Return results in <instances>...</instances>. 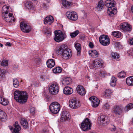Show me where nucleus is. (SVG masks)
Segmentation results:
<instances>
[{
  "label": "nucleus",
  "mask_w": 133,
  "mask_h": 133,
  "mask_svg": "<svg viewBox=\"0 0 133 133\" xmlns=\"http://www.w3.org/2000/svg\"><path fill=\"white\" fill-rule=\"evenodd\" d=\"M56 53L61 55L62 58L65 59H69L72 55L70 49L68 48L66 45H61L57 50Z\"/></svg>",
  "instance_id": "nucleus-1"
},
{
  "label": "nucleus",
  "mask_w": 133,
  "mask_h": 133,
  "mask_svg": "<svg viewBox=\"0 0 133 133\" xmlns=\"http://www.w3.org/2000/svg\"><path fill=\"white\" fill-rule=\"evenodd\" d=\"M14 99L17 102L23 104L26 102L28 96L25 91L16 90L14 92Z\"/></svg>",
  "instance_id": "nucleus-2"
},
{
  "label": "nucleus",
  "mask_w": 133,
  "mask_h": 133,
  "mask_svg": "<svg viewBox=\"0 0 133 133\" xmlns=\"http://www.w3.org/2000/svg\"><path fill=\"white\" fill-rule=\"evenodd\" d=\"M9 10V6L5 5L3 6L2 9L3 18L7 22H14L15 20V18L12 14L9 13L8 14Z\"/></svg>",
  "instance_id": "nucleus-3"
},
{
  "label": "nucleus",
  "mask_w": 133,
  "mask_h": 133,
  "mask_svg": "<svg viewBox=\"0 0 133 133\" xmlns=\"http://www.w3.org/2000/svg\"><path fill=\"white\" fill-rule=\"evenodd\" d=\"M105 5L108 8L107 13L109 15L111 16H113L116 13L117 10L114 7L115 4L113 0H106L105 2Z\"/></svg>",
  "instance_id": "nucleus-4"
},
{
  "label": "nucleus",
  "mask_w": 133,
  "mask_h": 133,
  "mask_svg": "<svg viewBox=\"0 0 133 133\" xmlns=\"http://www.w3.org/2000/svg\"><path fill=\"white\" fill-rule=\"evenodd\" d=\"M49 109L50 111L52 113L57 114L60 110V105L58 102H53L50 105Z\"/></svg>",
  "instance_id": "nucleus-5"
},
{
  "label": "nucleus",
  "mask_w": 133,
  "mask_h": 133,
  "mask_svg": "<svg viewBox=\"0 0 133 133\" xmlns=\"http://www.w3.org/2000/svg\"><path fill=\"white\" fill-rule=\"evenodd\" d=\"M54 40L56 42H59L62 41L66 37V36L63 34L60 30H56L54 32Z\"/></svg>",
  "instance_id": "nucleus-6"
},
{
  "label": "nucleus",
  "mask_w": 133,
  "mask_h": 133,
  "mask_svg": "<svg viewBox=\"0 0 133 133\" xmlns=\"http://www.w3.org/2000/svg\"><path fill=\"white\" fill-rule=\"evenodd\" d=\"M99 40L101 44L104 46L108 45L110 42V40L109 36L105 35L101 36L99 37Z\"/></svg>",
  "instance_id": "nucleus-7"
},
{
  "label": "nucleus",
  "mask_w": 133,
  "mask_h": 133,
  "mask_svg": "<svg viewBox=\"0 0 133 133\" xmlns=\"http://www.w3.org/2000/svg\"><path fill=\"white\" fill-rule=\"evenodd\" d=\"M91 125L90 120L86 118L81 123V128L83 131H86L90 129Z\"/></svg>",
  "instance_id": "nucleus-8"
},
{
  "label": "nucleus",
  "mask_w": 133,
  "mask_h": 133,
  "mask_svg": "<svg viewBox=\"0 0 133 133\" xmlns=\"http://www.w3.org/2000/svg\"><path fill=\"white\" fill-rule=\"evenodd\" d=\"M59 90V88L58 85L56 83L51 84L49 88V91L50 93L53 95L57 94Z\"/></svg>",
  "instance_id": "nucleus-9"
},
{
  "label": "nucleus",
  "mask_w": 133,
  "mask_h": 133,
  "mask_svg": "<svg viewBox=\"0 0 133 133\" xmlns=\"http://www.w3.org/2000/svg\"><path fill=\"white\" fill-rule=\"evenodd\" d=\"M69 107L72 109H77L80 106V101L76 99H72L69 100Z\"/></svg>",
  "instance_id": "nucleus-10"
},
{
  "label": "nucleus",
  "mask_w": 133,
  "mask_h": 133,
  "mask_svg": "<svg viewBox=\"0 0 133 133\" xmlns=\"http://www.w3.org/2000/svg\"><path fill=\"white\" fill-rule=\"evenodd\" d=\"M66 15L68 19L73 21H75L78 18L77 13L74 11H68L66 13Z\"/></svg>",
  "instance_id": "nucleus-11"
},
{
  "label": "nucleus",
  "mask_w": 133,
  "mask_h": 133,
  "mask_svg": "<svg viewBox=\"0 0 133 133\" xmlns=\"http://www.w3.org/2000/svg\"><path fill=\"white\" fill-rule=\"evenodd\" d=\"M119 28L123 32L126 33L130 32L132 30L131 26L125 22L121 23L119 25Z\"/></svg>",
  "instance_id": "nucleus-12"
},
{
  "label": "nucleus",
  "mask_w": 133,
  "mask_h": 133,
  "mask_svg": "<svg viewBox=\"0 0 133 133\" xmlns=\"http://www.w3.org/2000/svg\"><path fill=\"white\" fill-rule=\"evenodd\" d=\"M20 27L23 32L26 33H29L31 30L30 26L27 25L25 22H21V23Z\"/></svg>",
  "instance_id": "nucleus-13"
},
{
  "label": "nucleus",
  "mask_w": 133,
  "mask_h": 133,
  "mask_svg": "<svg viewBox=\"0 0 133 133\" xmlns=\"http://www.w3.org/2000/svg\"><path fill=\"white\" fill-rule=\"evenodd\" d=\"M103 62L101 59H96L93 63V65L96 68H100L103 65Z\"/></svg>",
  "instance_id": "nucleus-14"
},
{
  "label": "nucleus",
  "mask_w": 133,
  "mask_h": 133,
  "mask_svg": "<svg viewBox=\"0 0 133 133\" xmlns=\"http://www.w3.org/2000/svg\"><path fill=\"white\" fill-rule=\"evenodd\" d=\"M89 99L91 101L92 103V107L96 108L99 105L100 101L96 97H91L89 98Z\"/></svg>",
  "instance_id": "nucleus-15"
},
{
  "label": "nucleus",
  "mask_w": 133,
  "mask_h": 133,
  "mask_svg": "<svg viewBox=\"0 0 133 133\" xmlns=\"http://www.w3.org/2000/svg\"><path fill=\"white\" fill-rule=\"evenodd\" d=\"M123 108L120 106H116L113 109V111L116 115H120L122 113Z\"/></svg>",
  "instance_id": "nucleus-16"
},
{
  "label": "nucleus",
  "mask_w": 133,
  "mask_h": 133,
  "mask_svg": "<svg viewBox=\"0 0 133 133\" xmlns=\"http://www.w3.org/2000/svg\"><path fill=\"white\" fill-rule=\"evenodd\" d=\"M77 92L80 95L83 96L86 93V91L84 88L81 85H78L76 87Z\"/></svg>",
  "instance_id": "nucleus-17"
},
{
  "label": "nucleus",
  "mask_w": 133,
  "mask_h": 133,
  "mask_svg": "<svg viewBox=\"0 0 133 133\" xmlns=\"http://www.w3.org/2000/svg\"><path fill=\"white\" fill-rule=\"evenodd\" d=\"M70 115L66 111H64L62 113L61 120L62 122L69 119Z\"/></svg>",
  "instance_id": "nucleus-18"
},
{
  "label": "nucleus",
  "mask_w": 133,
  "mask_h": 133,
  "mask_svg": "<svg viewBox=\"0 0 133 133\" xmlns=\"http://www.w3.org/2000/svg\"><path fill=\"white\" fill-rule=\"evenodd\" d=\"M25 6L26 9L29 10L30 12L34 13L35 11V7L31 2H26L25 4Z\"/></svg>",
  "instance_id": "nucleus-19"
},
{
  "label": "nucleus",
  "mask_w": 133,
  "mask_h": 133,
  "mask_svg": "<svg viewBox=\"0 0 133 133\" xmlns=\"http://www.w3.org/2000/svg\"><path fill=\"white\" fill-rule=\"evenodd\" d=\"M13 127L9 126L10 128V129L11 130H13L12 132L19 131L21 130V127L18 124L17 122H16L13 125Z\"/></svg>",
  "instance_id": "nucleus-20"
},
{
  "label": "nucleus",
  "mask_w": 133,
  "mask_h": 133,
  "mask_svg": "<svg viewBox=\"0 0 133 133\" xmlns=\"http://www.w3.org/2000/svg\"><path fill=\"white\" fill-rule=\"evenodd\" d=\"M64 93L66 95H69L72 94L73 92L72 88L69 87H65L63 90Z\"/></svg>",
  "instance_id": "nucleus-21"
},
{
  "label": "nucleus",
  "mask_w": 133,
  "mask_h": 133,
  "mask_svg": "<svg viewBox=\"0 0 133 133\" xmlns=\"http://www.w3.org/2000/svg\"><path fill=\"white\" fill-rule=\"evenodd\" d=\"M46 63L47 67L50 68H51L53 67L55 64V61L52 59H48Z\"/></svg>",
  "instance_id": "nucleus-22"
},
{
  "label": "nucleus",
  "mask_w": 133,
  "mask_h": 133,
  "mask_svg": "<svg viewBox=\"0 0 133 133\" xmlns=\"http://www.w3.org/2000/svg\"><path fill=\"white\" fill-rule=\"evenodd\" d=\"M53 21V17L51 16L46 17L44 19V23L45 24L49 23V24H51Z\"/></svg>",
  "instance_id": "nucleus-23"
},
{
  "label": "nucleus",
  "mask_w": 133,
  "mask_h": 133,
  "mask_svg": "<svg viewBox=\"0 0 133 133\" xmlns=\"http://www.w3.org/2000/svg\"><path fill=\"white\" fill-rule=\"evenodd\" d=\"M42 61V60L39 58H34L32 60V62L34 65L38 66H39Z\"/></svg>",
  "instance_id": "nucleus-24"
},
{
  "label": "nucleus",
  "mask_w": 133,
  "mask_h": 133,
  "mask_svg": "<svg viewBox=\"0 0 133 133\" xmlns=\"http://www.w3.org/2000/svg\"><path fill=\"white\" fill-rule=\"evenodd\" d=\"M104 6V3L101 0L99 1L96 9L97 10L101 11L103 9Z\"/></svg>",
  "instance_id": "nucleus-25"
},
{
  "label": "nucleus",
  "mask_w": 133,
  "mask_h": 133,
  "mask_svg": "<svg viewBox=\"0 0 133 133\" xmlns=\"http://www.w3.org/2000/svg\"><path fill=\"white\" fill-rule=\"evenodd\" d=\"M106 117L104 115H102L99 117L97 119V121L98 123L100 124H105V119Z\"/></svg>",
  "instance_id": "nucleus-26"
},
{
  "label": "nucleus",
  "mask_w": 133,
  "mask_h": 133,
  "mask_svg": "<svg viewBox=\"0 0 133 133\" xmlns=\"http://www.w3.org/2000/svg\"><path fill=\"white\" fill-rule=\"evenodd\" d=\"M89 54L92 57L96 58L98 57L99 54L96 50H91L89 51Z\"/></svg>",
  "instance_id": "nucleus-27"
},
{
  "label": "nucleus",
  "mask_w": 133,
  "mask_h": 133,
  "mask_svg": "<svg viewBox=\"0 0 133 133\" xmlns=\"http://www.w3.org/2000/svg\"><path fill=\"white\" fill-rule=\"evenodd\" d=\"M126 83L128 85L133 86V76H130L127 78Z\"/></svg>",
  "instance_id": "nucleus-28"
},
{
  "label": "nucleus",
  "mask_w": 133,
  "mask_h": 133,
  "mask_svg": "<svg viewBox=\"0 0 133 133\" xmlns=\"http://www.w3.org/2000/svg\"><path fill=\"white\" fill-rule=\"evenodd\" d=\"M21 125L23 127V128L26 129L28 128V124L27 121L24 118H22L20 121Z\"/></svg>",
  "instance_id": "nucleus-29"
},
{
  "label": "nucleus",
  "mask_w": 133,
  "mask_h": 133,
  "mask_svg": "<svg viewBox=\"0 0 133 133\" xmlns=\"http://www.w3.org/2000/svg\"><path fill=\"white\" fill-rule=\"evenodd\" d=\"M71 82V79L68 77L64 78L62 81L63 84L66 85L69 84Z\"/></svg>",
  "instance_id": "nucleus-30"
},
{
  "label": "nucleus",
  "mask_w": 133,
  "mask_h": 133,
  "mask_svg": "<svg viewBox=\"0 0 133 133\" xmlns=\"http://www.w3.org/2000/svg\"><path fill=\"white\" fill-rule=\"evenodd\" d=\"M0 103L4 105H6L9 103V101L8 99L0 97Z\"/></svg>",
  "instance_id": "nucleus-31"
},
{
  "label": "nucleus",
  "mask_w": 133,
  "mask_h": 133,
  "mask_svg": "<svg viewBox=\"0 0 133 133\" xmlns=\"http://www.w3.org/2000/svg\"><path fill=\"white\" fill-rule=\"evenodd\" d=\"M75 46L77 50V54H79L81 53V47L80 44L78 43H76L75 45Z\"/></svg>",
  "instance_id": "nucleus-32"
},
{
  "label": "nucleus",
  "mask_w": 133,
  "mask_h": 133,
  "mask_svg": "<svg viewBox=\"0 0 133 133\" xmlns=\"http://www.w3.org/2000/svg\"><path fill=\"white\" fill-rule=\"evenodd\" d=\"M117 79L114 77H112L111 80L110 84L112 87H114L116 84V81Z\"/></svg>",
  "instance_id": "nucleus-33"
},
{
  "label": "nucleus",
  "mask_w": 133,
  "mask_h": 133,
  "mask_svg": "<svg viewBox=\"0 0 133 133\" xmlns=\"http://www.w3.org/2000/svg\"><path fill=\"white\" fill-rule=\"evenodd\" d=\"M6 118V115L5 113L0 109V119H5Z\"/></svg>",
  "instance_id": "nucleus-34"
},
{
  "label": "nucleus",
  "mask_w": 133,
  "mask_h": 133,
  "mask_svg": "<svg viewBox=\"0 0 133 133\" xmlns=\"http://www.w3.org/2000/svg\"><path fill=\"white\" fill-rule=\"evenodd\" d=\"M13 85L14 87L17 88L19 85V82L16 78H14L13 79Z\"/></svg>",
  "instance_id": "nucleus-35"
},
{
  "label": "nucleus",
  "mask_w": 133,
  "mask_h": 133,
  "mask_svg": "<svg viewBox=\"0 0 133 133\" xmlns=\"http://www.w3.org/2000/svg\"><path fill=\"white\" fill-rule=\"evenodd\" d=\"M132 108H133V104L130 103L125 107L124 110L125 111H127Z\"/></svg>",
  "instance_id": "nucleus-36"
},
{
  "label": "nucleus",
  "mask_w": 133,
  "mask_h": 133,
  "mask_svg": "<svg viewBox=\"0 0 133 133\" xmlns=\"http://www.w3.org/2000/svg\"><path fill=\"white\" fill-rule=\"evenodd\" d=\"M112 34L114 37L118 38L121 36V33L118 31H114L112 32Z\"/></svg>",
  "instance_id": "nucleus-37"
},
{
  "label": "nucleus",
  "mask_w": 133,
  "mask_h": 133,
  "mask_svg": "<svg viewBox=\"0 0 133 133\" xmlns=\"http://www.w3.org/2000/svg\"><path fill=\"white\" fill-rule=\"evenodd\" d=\"M62 71V69L60 67H57L56 68L54 69L53 70V72L55 73H60Z\"/></svg>",
  "instance_id": "nucleus-38"
},
{
  "label": "nucleus",
  "mask_w": 133,
  "mask_h": 133,
  "mask_svg": "<svg viewBox=\"0 0 133 133\" xmlns=\"http://www.w3.org/2000/svg\"><path fill=\"white\" fill-rule=\"evenodd\" d=\"M79 33V32L78 30H76L75 31L71 33L70 34V35L71 37L72 38H74Z\"/></svg>",
  "instance_id": "nucleus-39"
},
{
  "label": "nucleus",
  "mask_w": 133,
  "mask_h": 133,
  "mask_svg": "<svg viewBox=\"0 0 133 133\" xmlns=\"http://www.w3.org/2000/svg\"><path fill=\"white\" fill-rule=\"evenodd\" d=\"M112 92L110 89H106L105 92V95L106 97H110L111 94Z\"/></svg>",
  "instance_id": "nucleus-40"
},
{
  "label": "nucleus",
  "mask_w": 133,
  "mask_h": 133,
  "mask_svg": "<svg viewBox=\"0 0 133 133\" xmlns=\"http://www.w3.org/2000/svg\"><path fill=\"white\" fill-rule=\"evenodd\" d=\"M111 55L112 58L114 59H118L120 57L119 55L117 53L114 52L111 53Z\"/></svg>",
  "instance_id": "nucleus-41"
},
{
  "label": "nucleus",
  "mask_w": 133,
  "mask_h": 133,
  "mask_svg": "<svg viewBox=\"0 0 133 133\" xmlns=\"http://www.w3.org/2000/svg\"><path fill=\"white\" fill-rule=\"evenodd\" d=\"M126 76V74L124 71H122L118 74V77L120 78H124Z\"/></svg>",
  "instance_id": "nucleus-42"
},
{
  "label": "nucleus",
  "mask_w": 133,
  "mask_h": 133,
  "mask_svg": "<svg viewBox=\"0 0 133 133\" xmlns=\"http://www.w3.org/2000/svg\"><path fill=\"white\" fill-rule=\"evenodd\" d=\"M62 4L63 6L65 7H66L67 6H70V5L71 3L66 0H63L62 1Z\"/></svg>",
  "instance_id": "nucleus-43"
},
{
  "label": "nucleus",
  "mask_w": 133,
  "mask_h": 133,
  "mask_svg": "<svg viewBox=\"0 0 133 133\" xmlns=\"http://www.w3.org/2000/svg\"><path fill=\"white\" fill-rule=\"evenodd\" d=\"M6 72V71L4 69L0 70V77L1 78L4 77H5V74Z\"/></svg>",
  "instance_id": "nucleus-44"
},
{
  "label": "nucleus",
  "mask_w": 133,
  "mask_h": 133,
  "mask_svg": "<svg viewBox=\"0 0 133 133\" xmlns=\"http://www.w3.org/2000/svg\"><path fill=\"white\" fill-rule=\"evenodd\" d=\"M106 74V72L104 70H100L98 72V75L101 77H104Z\"/></svg>",
  "instance_id": "nucleus-45"
},
{
  "label": "nucleus",
  "mask_w": 133,
  "mask_h": 133,
  "mask_svg": "<svg viewBox=\"0 0 133 133\" xmlns=\"http://www.w3.org/2000/svg\"><path fill=\"white\" fill-rule=\"evenodd\" d=\"M30 112L32 115H34L35 112V109L34 107H31L29 109Z\"/></svg>",
  "instance_id": "nucleus-46"
},
{
  "label": "nucleus",
  "mask_w": 133,
  "mask_h": 133,
  "mask_svg": "<svg viewBox=\"0 0 133 133\" xmlns=\"http://www.w3.org/2000/svg\"><path fill=\"white\" fill-rule=\"evenodd\" d=\"M1 65L3 66H6L8 65V62L7 60H3L1 63Z\"/></svg>",
  "instance_id": "nucleus-47"
},
{
  "label": "nucleus",
  "mask_w": 133,
  "mask_h": 133,
  "mask_svg": "<svg viewBox=\"0 0 133 133\" xmlns=\"http://www.w3.org/2000/svg\"><path fill=\"white\" fill-rule=\"evenodd\" d=\"M45 33L46 34H48V35L49 36L50 34V30L48 29V28L45 27Z\"/></svg>",
  "instance_id": "nucleus-48"
},
{
  "label": "nucleus",
  "mask_w": 133,
  "mask_h": 133,
  "mask_svg": "<svg viewBox=\"0 0 133 133\" xmlns=\"http://www.w3.org/2000/svg\"><path fill=\"white\" fill-rule=\"evenodd\" d=\"M109 130L112 131H116V129L115 126L112 125V127L110 128Z\"/></svg>",
  "instance_id": "nucleus-49"
},
{
  "label": "nucleus",
  "mask_w": 133,
  "mask_h": 133,
  "mask_svg": "<svg viewBox=\"0 0 133 133\" xmlns=\"http://www.w3.org/2000/svg\"><path fill=\"white\" fill-rule=\"evenodd\" d=\"M104 108L105 109H108L109 108V105L108 104L106 103L104 105Z\"/></svg>",
  "instance_id": "nucleus-50"
},
{
  "label": "nucleus",
  "mask_w": 133,
  "mask_h": 133,
  "mask_svg": "<svg viewBox=\"0 0 133 133\" xmlns=\"http://www.w3.org/2000/svg\"><path fill=\"white\" fill-rule=\"evenodd\" d=\"M89 46L91 48H92L94 47L93 44L91 42H90L89 43Z\"/></svg>",
  "instance_id": "nucleus-51"
},
{
  "label": "nucleus",
  "mask_w": 133,
  "mask_h": 133,
  "mask_svg": "<svg viewBox=\"0 0 133 133\" xmlns=\"http://www.w3.org/2000/svg\"><path fill=\"white\" fill-rule=\"evenodd\" d=\"M40 78L41 79V80L42 81H44L45 80V78L44 76L41 75L40 76Z\"/></svg>",
  "instance_id": "nucleus-52"
},
{
  "label": "nucleus",
  "mask_w": 133,
  "mask_h": 133,
  "mask_svg": "<svg viewBox=\"0 0 133 133\" xmlns=\"http://www.w3.org/2000/svg\"><path fill=\"white\" fill-rule=\"evenodd\" d=\"M6 46H11V44L9 42H7L5 44Z\"/></svg>",
  "instance_id": "nucleus-53"
},
{
  "label": "nucleus",
  "mask_w": 133,
  "mask_h": 133,
  "mask_svg": "<svg viewBox=\"0 0 133 133\" xmlns=\"http://www.w3.org/2000/svg\"><path fill=\"white\" fill-rule=\"evenodd\" d=\"M79 38L82 40H84L85 39V37L84 36H80Z\"/></svg>",
  "instance_id": "nucleus-54"
},
{
  "label": "nucleus",
  "mask_w": 133,
  "mask_h": 133,
  "mask_svg": "<svg viewBox=\"0 0 133 133\" xmlns=\"http://www.w3.org/2000/svg\"><path fill=\"white\" fill-rule=\"evenodd\" d=\"M42 132L43 133H48V131L47 130H43Z\"/></svg>",
  "instance_id": "nucleus-55"
},
{
  "label": "nucleus",
  "mask_w": 133,
  "mask_h": 133,
  "mask_svg": "<svg viewBox=\"0 0 133 133\" xmlns=\"http://www.w3.org/2000/svg\"><path fill=\"white\" fill-rule=\"evenodd\" d=\"M130 43L132 45H133V38L131 39L130 41Z\"/></svg>",
  "instance_id": "nucleus-56"
},
{
  "label": "nucleus",
  "mask_w": 133,
  "mask_h": 133,
  "mask_svg": "<svg viewBox=\"0 0 133 133\" xmlns=\"http://www.w3.org/2000/svg\"><path fill=\"white\" fill-rule=\"evenodd\" d=\"M42 5L44 7V8H46V4L45 3H44Z\"/></svg>",
  "instance_id": "nucleus-57"
},
{
  "label": "nucleus",
  "mask_w": 133,
  "mask_h": 133,
  "mask_svg": "<svg viewBox=\"0 0 133 133\" xmlns=\"http://www.w3.org/2000/svg\"><path fill=\"white\" fill-rule=\"evenodd\" d=\"M131 9L132 12L133 13V6L131 7Z\"/></svg>",
  "instance_id": "nucleus-58"
},
{
  "label": "nucleus",
  "mask_w": 133,
  "mask_h": 133,
  "mask_svg": "<svg viewBox=\"0 0 133 133\" xmlns=\"http://www.w3.org/2000/svg\"><path fill=\"white\" fill-rule=\"evenodd\" d=\"M19 131H17V132H12V133H20L19 132Z\"/></svg>",
  "instance_id": "nucleus-59"
},
{
  "label": "nucleus",
  "mask_w": 133,
  "mask_h": 133,
  "mask_svg": "<svg viewBox=\"0 0 133 133\" xmlns=\"http://www.w3.org/2000/svg\"><path fill=\"white\" fill-rule=\"evenodd\" d=\"M86 77L88 79H89L90 78V77L88 75H87L86 76Z\"/></svg>",
  "instance_id": "nucleus-60"
},
{
  "label": "nucleus",
  "mask_w": 133,
  "mask_h": 133,
  "mask_svg": "<svg viewBox=\"0 0 133 133\" xmlns=\"http://www.w3.org/2000/svg\"><path fill=\"white\" fill-rule=\"evenodd\" d=\"M45 1H46V2L48 3H49V2L50 1V0H45Z\"/></svg>",
  "instance_id": "nucleus-61"
},
{
  "label": "nucleus",
  "mask_w": 133,
  "mask_h": 133,
  "mask_svg": "<svg viewBox=\"0 0 133 133\" xmlns=\"http://www.w3.org/2000/svg\"><path fill=\"white\" fill-rule=\"evenodd\" d=\"M3 46V45L1 43H0V47H2Z\"/></svg>",
  "instance_id": "nucleus-62"
},
{
  "label": "nucleus",
  "mask_w": 133,
  "mask_h": 133,
  "mask_svg": "<svg viewBox=\"0 0 133 133\" xmlns=\"http://www.w3.org/2000/svg\"><path fill=\"white\" fill-rule=\"evenodd\" d=\"M116 43H117V45H118V46H119V44H120L119 43V42H117Z\"/></svg>",
  "instance_id": "nucleus-63"
},
{
  "label": "nucleus",
  "mask_w": 133,
  "mask_h": 133,
  "mask_svg": "<svg viewBox=\"0 0 133 133\" xmlns=\"http://www.w3.org/2000/svg\"><path fill=\"white\" fill-rule=\"evenodd\" d=\"M1 5H2V4H1V2H0V7L1 6Z\"/></svg>",
  "instance_id": "nucleus-64"
}]
</instances>
